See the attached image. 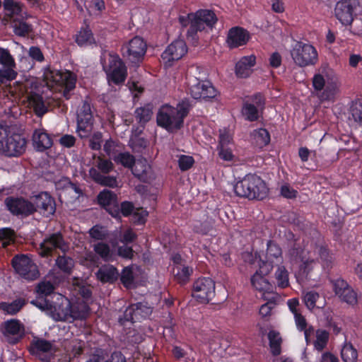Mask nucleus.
Listing matches in <instances>:
<instances>
[{"label": "nucleus", "mask_w": 362, "mask_h": 362, "mask_svg": "<svg viewBox=\"0 0 362 362\" xmlns=\"http://www.w3.org/2000/svg\"><path fill=\"white\" fill-rule=\"evenodd\" d=\"M250 37L247 30L241 27H233L228 31L226 42L230 48H235L246 45Z\"/></svg>", "instance_id": "19"}, {"label": "nucleus", "mask_w": 362, "mask_h": 362, "mask_svg": "<svg viewBox=\"0 0 362 362\" xmlns=\"http://www.w3.org/2000/svg\"><path fill=\"white\" fill-rule=\"evenodd\" d=\"M70 300L68 298L62 299L59 303L52 305L51 315L56 321L69 322Z\"/></svg>", "instance_id": "21"}, {"label": "nucleus", "mask_w": 362, "mask_h": 362, "mask_svg": "<svg viewBox=\"0 0 362 362\" xmlns=\"http://www.w3.org/2000/svg\"><path fill=\"white\" fill-rule=\"evenodd\" d=\"M192 107L188 99L182 100L174 107L168 105H163L158 112L156 121L158 126L173 133L180 130Z\"/></svg>", "instance_id": "1"}, {"label": "nucleus", "mask_w": 362, "mask_h": 362, "mask_svg": "<svg viewBox=\"0 0 362 362\" xmlns=\"http://www.w3.org/2000/svg\"><path fill=\"white\" fill-rule=\"evenodd\" d=\"M74 260L66 255H59L56 259V265L66 274H70L74 267Z\"/></svg>", "instance_id": "35"}, {"label": "nucleus", "mask_w": 362, "mask_h": 362, "mask_svg": "<svg viewBox=\"0 0 362 362\" xmlns=\"http://www.w3.org/2000/svg\"><path fill=\"white\" fill-rule=\"evenodd\" d=\"M6 134V129L0 126V153L7 157H18L22 155L26 148L27 141L21 134H13L6 136L5 143L3 139Z\"/></svg>", "instance_id": "3"}, {"label": "nucleus", "mask_w": 362, "mask_h": 362, "mask_svg": "<svg viewBox=\"0 0 362 362\" xmlns=\"http://www.w3.org/2000/svg\"><path fill=\"white\" fill-rule=\"evenodd\" d=\"M95 276L97 279L103 284H113L119 277V274L114 266L107 264L100 267L95 272Z\"/></svg>", "instance_id": "22"}, {"label": "nucleus", "mask_w": 362, "mask_h": 362, "mask_svg": "<svg viewBox=\"0 0 362 362\" xmlns=\"http://www.w3.org/2000/svg\"><path fill=\"white\" fill-rule=\"evenodd\" d=\"M112 160L124 168H132L135 164V158L128 152L119 153L112 156Z\"/></svg>", "instance_id": "36"}, {"label": "nucleus", "mask_w": 362, "mask_h": 362, "mask_svg": "<svg viewBox=\"0 0 362 362\" xmlns=\"http://www.w3.org/2000/svg\"><path fill=\"white\" fill-rule=\"evenodd\" d=\"M34 347L40 351L49 352L52 350L53 344L45 339H37L33 341Z\"/></svg>", "instance_id": "60"}, {"label": "nucleus", "mask_w": 362, "mask_h": 362, "mask_svg": "<svg viewBox=\"0 0 362 362\" xmlns=\"http://www.w3.org/2000/svg\"><path fill=\"white\" fill-rule=\"evenodd\" d=\"M194 163L192 156L182 155L178 160L179 168L182 171H185L192 168Z\"/></svg>", "instance_id": "63"}, {"label": "nucleus", "mask_w": 362, "mask_h": 362, "mask_svg": "<svg viewBox=\"0 0 362 362\" xmlns=\"http://www.w3.org/2000/svg\"><path fill=\"white\" fill-rule=\"evenodd\" d=\"M136 313V320L140 321L141 319L148 317L153 311V308L147 302H139L134 303Z\"/></svg>", "instance_id": "37"}, {"label": "nucleus", "mask_w": 362, "mask_h": 362, "mask_svg": "<svg viewBox=\"0 0 362 362\" xmlns=\"http://www.w3.org/2000/svg\"><path fill=\"white\" fill-rule=\"evenodd\" d=\"M13 28L16 35L18 36H25L32 31L31 25L25 23L23 20L14 19Z\"/></svg>", "instance_id": "45"}, {"label": "nucleus", "mask_w": 362, "mask_h": 362, "mask_svg": "<svg viewBox=\"0 0 362 362\" xmlns=\"http://www.w3.org/2000/svg\"><path fill=\"white\" fill-rule=\"evenodd\" d=\"M252 135L257 145L260 147L267 145L270 141V135L265 129H259L254 130Z\"/></svg>", "instance_id": "47"}, {"label": "nucleus", "mask_w": 362, "mask_h": 362, "mask_svg": "<svg viewBox=\"0 0 362 362\" xmlns=\"http://www.w3.org/2000/svg\"><path fill=\"white\" fill-rule=\"evenodd\" d=\"M89 175L92 179L97 183L110 187L117 186L116 177L113 176H106L94 168L89 170Z\"/></svg>", "instance_id": "29"}, {"label": "nucleus", "mask_w": 362, "mask_h": 362, "mask_svg": "<svg viewBox=\"0 0 362 362\" xmlns=\"http://www.w3.org/2000/svg\"><path fill=\"white\" fill-rule=\"evenodd\" d=\"M278 286L284 288L289 285L288 272L284 266H279L275 272Z\"/></svg>", "instance_id": "46"}, {"label": "nucleus", "mask_w": 362, "mask_h": 362, "mask_svg": "<svg viewBox=\"0 0 362 362\" xmlns=\"http://www.w3.org/2000/svg\"><path fill=\"white\" fill-rule=\"evenodd\" d=\"M320 298L318 293L315 291H309L304 296V302L309 310L313 309L315 307L322 308L323 304L317 305V300Z\"/></svg>", "instance_id": "55"}, {"label": "nucleus", "mask_w": 362, "mask_h": 362, "mask_svg": "<svg viewBox=\"0 0 362 362\" xmlns=\"http://www.w3.org/2000/svg\"><path fill=\"white\" fill-rule=\"evenodd\" d=\"M291 55L295 64L300 67L315 64L317 61V53L315 48L308 44L298 42Z\"/></svg>", "instance_id": "5"}, {"label": "nucleus", "mask_w": 362, "mask_h": 362, "mask_svg": "<svg viewBox=\"0 0 362 362\" xmlns=\"http://www.w3.org/2000/svg\"><path fill=\"white\" fill-rule=\"evenodd\" d=\"M204 77H194L190 81V93L193 98L208 100L214 98L218 93L209 81L200 80Z\"/></svg>", "instance_id": "7"}, {"label": "nucleus", "mask_w": 362, "mask_h": 362, "mask_svg": "<svg viewBox=\"0 0 362 362\" xmlns=\"http://www.w3.org/2000/svg\"><path fill=\"white\" fill-rule=\"evenodd\" d=\"M266 259L273 261L274 259L280 262L282 259V250L279 245L273 240L267 242Z\"/></svg>", "instance_id": "34"}, {"label": "nucleus", "mask_w": 362, "mask_h": 362, "mask_svg": "<svg viewBox=\"0 0 362 362\" xmlns=\"http://www.w3.org/2000/svg\"><path fill=\"white\" fill-rule=\"evenodd\" d=\"M265 276L259 275V274H254L251 277V284L252 286L259 291H262V298L264 299H268V296L273 293V286L269 281L265 279Z\"/></svg>", "instance_id": "24"}, {"label": "nucleus", "mask_w": 362, "mask_h": 362, "mask_svg": "<svg viewBox=\"0 0 362 362\" xmlns=\"http://www.w3.org/2000/svg\"><path fill=\"white\" fill-rule=\"evenodd\" d=\"M94 40L92 32L90 29H84L76 35V42L80 46L91 44Z\"/></svg>", "instance_id": "52"}, {"label": "nucleus", "mask_w": 362, "mask_h": 362, "mask_svg": "<svg viewBox=\"0 0 362 362\" xmlns=\"http://www.w3.org/2000/svg\"><path fill=\"white\" fill-rule=\"evenodd\" d=\"M28 100L30 105L33 107L35 113L37 117H41L47 112L48 107L45 105L41 95L31 92L28 95Z\"/></svg>", "instance_id": "27"}, {"label": "nucleus", "mask_w": 362, "mask_h": 362, "mask_svg": "<svg viewBox=\"0 0 362 362\" xmlns=\"http://www.w3.org/2000/svg\"><path fill=\"white\" fill-rule=\"evenodd\" d=\"M6 209L14 216L27 217L34 214V207L30 202L25 198L8 197L4 200Z\"/></svg>", "instance_id": "15"}, {"label": "nucleus", "mask_w": 362, "mask_h": 362, "mask_svg": "<svg viewBox=\"0 0 362 362\" xmlns=\"http://www.w3.org/2000/svg\"><path fill=\"white\" fill-rule=\"evenodd\" d=\"M109 81L118 85L122 83L127 77V67L122 59L117 56L110 55L109 66L104 68Z\"/></svg>", "instance_id": "13"}, {"label": "nucleus", "mask_w": 362, "mask_h": 362, "mask_svg": "<svg viewBox=\"0 0 362 362\" xmlns=\"http://www.w3.org/2000/svg\"><path fill=\"white\" fill-rule=\"evenodd\" d=\"M269 346L273 356H279L281 354V344L282 339L279 332L271 330L268 333Z\"/></svg>", "instance_id": "32"}, {"label": "nucleus", "mask_w": 362, "mask_h": 362, "mask_svg": "<svg viewBox=\"0 0 362 362\" xmlns=\"http://www.w3.org/2000/svg\"><path fill=\"white\" fill-rule=\"evenodd\" d=\"M95 166L98 168L97 170L103 174H107L114 169V165L110 160L100 157L98 158Z\"/></svg>", "instance_id": "56"}, {"label": "nucleus", "mask_w": 362, "mask_h": 362, "mask_svg": "<svg viewBox=\"0 0 362 362\" xmlns=\"http://www.w3.org/2000/svg\"><path fill=\"white\" fill-rule=\"evenodd\" d=\"M333 286L336 295H337L341 300L350 305L356 303V293L346 281L341 279H337L334 282Z\"/></svg>", "instance_id": "18"}, {"label": "nucleus", "mask_w": 362, "mask_h": 362, "mask_svg": "<svg viewBox=\"0 0 362 362\" xmlns=\"http://www.w3.org/2000/svg\"><path fill=\"white\" fill-rule=\"evenodd\" d=\"M337 18L343 25H349L354 20L352 0H341L334 8Z\"/></svg>", "instance_id": "20"}, {"label": "nucleus", "mask_w": 362, "mask_h": 362, "mask_svg": "<svg viewBox=\"0 0 362 362\" xmlns=\"http://www.w3.org/2000/svg\"><path fill=\"white\" fill-rule=\"evenodd\" d=\"M259 110L255 107L254 104H250V101L243 103L242 113L245 119L250 122L257 121L259 118Z\"/></svg>", "instance_id": "39"}, {"label": "nucleus", "mask_w": 362, "mask_h": 362, "mask_svg": "<svg viewBox=\"0 0 362 362\" xmlns=\"http://www.w3.org/2000/svg\"><path fill=\"white\" fill-rule=\"evenodd\" d=\"M314 255L317 256L322 269H330L334 262V254L324 243H315L313 247Z\"/></svg>", "instance_id": "17"}, {"label": "nucleus", "mask_w": 362, "mask_h": 362, "mask_svg": "<svg viewBox=\"0 0 362 362\" xmlns=\"http://www.w3.org/2000/svg\"><path fill=\"white\" fill-rule=\"evenodd\" d=\"M192 272V269L189 267L182 265H176L173 269L174 276L180 284H185L188 281Z\"/></svg>", "instance_id": "41"}, {"label": "nucleus", "mask_w": 362, "mask_h": 362, "mask_svg": "<svg viewBox=\"0 0 362 362\" xmlns=\"http://www.w3.org/2000/svg\"><path fill=\"white\" fill-rule=\"evenodd\" d=\"M152 115L153 105L151 104H146L144 107H138L134 112L136 119L142 127H144L145 124L151 120Z\"/></svg>", "instance_id": "30"}, {"label": "nucleus", "mask_w": 362, "mask_h": 362, "mask_svg": "<svg viewBox=\"0 0 362 362\" xmlns=\"http://www.w3.org/2000/svg\"><path fill=\"white\" fill-rule=\"evenodd\" d=\"M146 49L147 45L143 38L136 36L122 46V53L124 57L128 58L132 63H136L143 59Z\"/></svg>", "instance_id": "10"}, {"label": "nucleus", "mask_w": 362, "mask_h": 362, "mask_svg": "<svg viewBox=\"0 0 362 362\" xmlns=\"http://www.w3.org/2000/svg\"><path fill=\"white\" fill-rule=\"evenodd\" d=\"M59 249L62 252L68 250V245L64 240L62 234L59 232L47 235L40 245L39 254L46 257L52 255L54 250Z\"/></svg>", "instance_id": "14"}, {"label": "nucleus", "mask_w": 362, "mask_h": 362, "mask_svg": "<svg viewBox=\"0 0 362 362\" xmlns=\"http://www.w3.org/2000/svg\"><path fill=\"white\" fill-rule=\"evenodd\" d=\"M148 211L141 209H136L132 213V221L136 224H144L146 222V218L148 216Z\"/></svg>", "instance_id": "62"}, {"label": "nucleus", "mask_w": 362, "mask_h": 362, "mask_svg": "<svg viewBox=\"0 0 362 362\" xmlns=\"http://www.w3.org/2000/svg\"><path fill=\"white\" fill-rule=\"evenodd\" d=\"M26 303L27 301L22 298H17L11 303L4 302V311L9 315H16Z\"/></svg>", "instance_id": "42"}, {"label": "nucleus", "mask_w": 362, "mask_h": 362, "mask_svg": "<svg viewBox=\"0 0 362 362\" xmlns=\"http://www.w3.org/2000/svg\"><path fill=\"white\" fill-rule=\"evenodd\" d=\"M187 52V47L183 40H175L170 44L165 50L162 53L161 57L168 63V66L172 65V62L181 59Z\"/></svg>", "instance_id": "16"}, {"label": "nucleus", "mask_w": 362, "mask_h": 362, "mask_svg": "<svg viewBox=\"0 0 362 362\" xmlns=\"http://www.w3.org/2000/svg\"><path fill=\"white\" fill-rule=\"evenodd\" d=\"M300 272L305 277L313 272H320L322 271L320 264H319L318 259L312 257L309 255L308 257L301 262V264L299 267Z\"/></svg>", "instance_id": "28"}, {"label": "nucleus", "mask_w": 362, "mask_h": 362, "mask_svg": "<svg viewBox=\"0 0 362 362\" xmlns=\"http://www.w3.org/2000/svg\"><path fill=\"white\" fill-rule=\"evenodd\" d=\"M6 16L12 17L13 16H19L22 18H27L26 13H22V5L18 2L11 4L8 9H5Z\"/></svg>", "instance_id": "59"}, {"label": "nucleus", "mask_w": 362, "mask_h": 362, "mask_svg": "<svg viewBox=\"0 0 362 362\" xmlns=\"http://www.w3.org/2000/svg\"><path fill=\"white\" fill-rule=\"evenodd\" d=\"M349 112L351 116L349 117V119H352L357 124L362 125V101H353L349 107Z\"/></svg>", "instance_id": "38"}, {"label": "nucleus", "mask_w": 362, "mask_h": 362, "mask_svg": "<svg viewBox=\"0 0 362 362\" xmlns=\"http://www.w3.org/2000/svg\"><path fill=\"white\" fill-rule=\"evenodd\" d=\"M43 77L48 86H49V83H52V86H53L54 84H59L64 81V76L60 71L51 70L49 68L45 69Z\"/></svg>", "instance_id": "40"}, {"label": "nucleus", "mask_w": 362, "mask_h": 362, "mask_svg": "<svg viewBox=\"0 0 362 362\" xmlns=\"http://www.w3.org/2000/svg\"><path fill=\"white\" fill-rule=\"evenodd\" d=\"M70 181L71 180L68 177H63L56 182V189L62 191L59 194V198L62 197H66L69 194Z\"/></svg>", "instance_id": "61"}, {"label": "nucleus", "mask_w": 362, "mask_h": 362, "mask_svg": "<svg viewBox=\"0 0 362 362\" xmlns=\"http://www.w3.org/2000/svg\"><path fill=\"white\" fill-rule=\"evenodd\" d=\"M1 330L6 340L11 344L18 343L25 336V327L18 320L11 319L3 322Z\"/></svg>", "instance_id": "12"}, {"label": "nucleus", "mask_w": 362, "mask_h": 362, "mask_svg": "<svg viewBox=\"0 0 362 362\" xmlns=\"http://www.w3.org/2000/svg\"><path fill=\"white\" fill-rule=\"evenodd\" d=\"M341 356L344 362H356L358 353L350 342L345 343L341 351Z\"/></svg>", "instance_id": "44"}, {"label": "nucleus", "mask_w": 362, "mask_h": 362, "mask_svg": "<svg viewBox=\"0 0 362 362\" xmlns=\"http://www.w3.org/2000/svg\"><path fill=\"white\" fill-rule=\"evenodd\" d=\"M49 280L42 281L37 286V292L41 294L49 295L51 294L54 290L55 289V285L57 284V281L55 280L54 282L51 281L52 279H54L52 276H48Z\"/></svg>", "instance_id": "54"}, {"label": "nucleus", "mask_w": 362, "mask_h": 362, "mask_svg": "<svg viewBox=\"0 0 362 362\" xmlns=\"http://www.w3.org/2000/svg\"><path fill=\"white\" fill-rule=\"evenodd\" d=\"M272 260L266 259V260H260L259 269L255 274L259 275L267 276L273 269V264Z\"/></svg>", "instance_id": "64"}, {"label": "nucleus", "mask_w": 362, "mask_h": 362, "mask_svg": "<svg viewBox=\"0 0 362 362\" xmlns=\"http://www.w3.org/2000/svg\"><path fill=\"white\" fill-rule=\"evenodd\" d=\"M0 64L2 66H10L15 64V59L8 49L0 47Z\"/></svg>", "instance_id": "58"}, {"label": "nucleus", "mask_w": 362, "mask_h": 362, "mask_svg": "<svg viewBox=\"0 0 362 362\" xmlns=\"http://www.w3.org/2000/svg\"><path fill=\"white\" fill-rule=\"evenodd\" d=\"M30 202L34 207V213L38 211L49 217L54 215L56 211L55 199L47 192H41L30 197Z\"/></svg>", "instance_id": "11"}, {"label": "nucleus", "mask_w": 362, "mask_h": 362, "mask_svg": "<svg viewBox=\"0 0 362 362\" xmlns=\"http://www.w3.org/2000/svg\"><path fill=\"white\" fill-rule=\"evenodd\" d=\"M234 192L237 196L250 199L262 200L268 193L265 182L255 175L245 176L242 180L234 185Z\"/></svg>", "instance_id": "2"}, {"label": "nucleus", "mask_w": 362, "mask_h": 362, "mask_svg": "<svg viewBox=\"0 0 362 362\" xmlns=\"http://www.w3.org/2000/svg\"><path fill=\"white\" fill-rule=\"evenodd\" d=\"M256 57L252 54L242 57L235 65V74L238 77L247 78L252 73V67L255 66Z\"/></svg>", "instance_id": "23"}, {"label": "nucleus", "mask_w": 362, "mask_h": 362, "mask_svg": "<svg viewBox=\"0 0 362 362\" xmlns=\"http://www.w3.org/2000/svg\"><path fill=\"white\" fill-rule=\"evenodd\" d=\"M34 147L38 151H44L52 146V140L50 136L43 129H36L33 135Z\"/></svg>", "instance_id": "25"}, {"label": "nucleus", "mask_w": 362, "mask_h": 362, "mask_svg": "<svg viewBox=\"0 0 362 362\" xmlns=\"http://www.w3.org/2000/svg\"><path fill=\"white\" fill-rule=\"evenodd\" d=\"M329 333L324 329H317L316 332V341L314 343L315 347L318 351H322L328 341Z\"/></svg>", "instance_id": "50"}, {"label": "nucleus", "mask_w": 362, "mask_h": 362, "mask_svg": "<svg viewBox=\"0 0 362 362\" xmlns=\"http://www.w3.org/2000/svg\"><path fill=\"white\" fill-rule=\"evenodd\" d=\"M16 64L10 66H2L0 69V83H5L8 81L16 79L18 74L14 70Z\"/></svg>", "instance_id": "43"}, {"label": "nucleus", "mask_w": 362, "mask_h": 362, "mask_svg": "<svg viewBox=\"0 0 362 362\" xmlns=\"http://www.w3.org/2000/svg\"><path fill=\"white\" fill-rule=\"evenodd\" d=\"M119 321L122 325H124L125 322L130 321L134 322L135 321H138L136 320V313L134 304L130 305L128 308H126L123 313V316L119 318Z\"/></svg>", "instance_id": "57"}, {"label": "nucleus", "mask_w": 362, "mask_h": 362, "mask_svg": "<svg viewBox=\"0 0 362 362\" xmlns=\"http://www.w3.org/2000/svg\"><path fill=\"white\" fill-rule=\"evenodd\" d=\"M97 199L98 204L105 208L117 204V196L109 189H104L98 194Z\"/></svg>", "instance_id": "31"}, {"label": "nucleus", "mask_w": 362, "mask_h": 362, "mask_svg": "<svg viewBox=\"0 0 362 362\" xmlns=\"http://www.w3.org/2000/svg\"><path fill=\"white\" fill-rule=\"evenodd\" d=\"M69 322L76 320L86 319L89 313V306L83 301L71 303L70 301Z\"/></svg>", "instance_id": "26"}, {"label": "nucleus", "mask_w": 362, "mask_h": 362, "mask_svg": "<svg viewBox=\"0 0 362 362\" xmlns=\"http://www.w3.org/2000/svg\"><path fill=\"white\" fill-rule=\"evenodd\" d=\"M214 296L215 282L211 279H199L194 283L192 296L200 303H209Z\"/></svg>", "instance_id": "9"}, {"label": "nucleus", "mask_w": 362, "mask_h": 362, "mask_svg": "<svg viewBox=\"0 0 362 362\" xmlns=\"http://www.w3.org/2000/svg\"><path fill=\"white\" fill-rule=\"evenodd\" d=\"M88 234L91 238L96 240H105L108 235L106 228L100 225L93 226L89 230Z\"/></svg>", "instance_id": "51"}, {"label": "nucleus", "mask_w": 362, "mask_h": 362, "mask_svg": "<svg viewBox=\"0 0 362 362\" xmlns=\"http://www.w3.org/2000/svg\"><path fill=\"white\" fill-rule=\"evenodd\" d=\"M11 264L16 273L28 280H34L39 276L37 266L25 255H15Z\"/></svg>", "instance_id": "6"}, {"label": "nucleus", "mask_w": 362, "mask_h": 362, "mask_svg": "<svg viewBox=\"0 0 362 362\" xmlns=\"http://www.w3.org/2000/svg\"><path fill=\"white\" fill-rule=\"evenodd\" d=\"M217 20L216 14L211 10L197 11L193 16L191 25L187 32V38L197 42L198 40L197 32L204 30L206 28L211 30Z\"/></svg>", "instance_id": "4"}, {"label": "nucleus", "mask_w": 362, "mask_h": 362, "mask_svg": "<svg viewBox=\"0 0 362 362\" xmlns=\"http://www.w3.org/2000/svg\"><path fill=\"white\" fill-rule=\"evenodd\" d=\"M119 276L120 281L125 288H132L135 286L133 271L130 267L123 269Z\"/></svg>", "instance_id": "48"}, {"label": "nucleus", "mask_w": 362, "mask_h": 362, "mask_svg": "<svg viewBox=\"0 0 362 362\" xmlns=\"http://www.w3.org/2000/svg\"><path fill=\"white\" fill-rule=\"evenodd\" d=\"M289 255L291 258L294 261L303 262L309 255L308 252H306L301 246L298 244H293V247L289 250Z\"/></svg>", "instance_id": "49"}, {"label": "nucleus", "mask_w": 362, "mask_h": 362, "mask_svg": "<svg viewBox=\"0 0 362 362\" xmlns=\"http://www.w3.org/2000/svg\"><path fill=\"white\" fill-rule=\"evenodd\" d=\"M132 169V174L143 182H148L150 176L148 175V170L150 168L143 162H138Z\"/></svg>", "instance_id": "33"}, {"label": "nucleus", "mask_w": 362, "mask_h": 362, "mask_svg": "<svg viewBox=\"0 0 362 362\" xmlns=\"http://www.w3.org/2000/svg\"><path fill=\"white\" fill-rule=\"evenodd\" d=\"M93 116L90 104L86 100L77 110V132L80 137H87L93 130Z\"/></svg>", "instance_id": "8"}, {"label": "nucleus", "mask_w": 362, "mask_h": 362, "mask_svg": "<svg viewBox=\"0 0 362 362\" xmlns=\"http://www.w3.org/2000/svg\"><path fill=\"white\" fill-rule=\"evenodd\" d=\"M95 254L98 255L103 259L107 261L111 257L110 247L107 243H98L93 246Z\"/></svg>", "instance_id": "53"}]
</instances>
